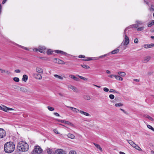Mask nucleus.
Listing matches in <instances>:
<instances>
[{
  "label": "nucleus",
  "instance_id": "nucleus-15",
  "mask_svg": "<svg viewBox=\"0 0 154 154\" xmlns=\"http://www.w3.org/2000/svg\"><path fill=\"white\" fill-rule=\"evenodd\" d=\"M36 72L39 73H43V69L40 67H37L36 69Z\"/></svg>",
  "mask_w": 154,
  "mask_h": 154
},
{
  "label": "nucleus",
  "instance_id": "nucleus-47",
  "mask_svg": "<svg viewBox=\"0 0 154 154\" xmlns=\"http://www.w3.org/2000/svg\"><path fill=\"white\" fill-rule=\"evenodd\" d=\"M134 148L138 150H141V149L137 145H136Z\"/></svg>",
  "mask_w": 154,
  "mask_h": 154
},
{
  "label": "nucleus",
  "instance_id": "nucleus-20",
  "mask_svg": "<svg viewBox=\"0 0 154 154\" xmlns=\"http://www.w3.org/2000/svg\"><path fill=\"white\" fill-rule=\"evenodd\" d=\"M0 71H1V72L2 74L6 73L7 74H9L10 73V72L8 71L5 70L1 69H0Z\"/></svg>",
  "mask_w": 154,
  "mask_h": 154
},
{
  "label": "nucleus",
  "instance_id": "nucleus-5",
  "mask_svg": "<svg viewBox=\"0 0 154 154\" xmlns=\"http://www.w3.org/2000/svg\"><path fill=\"white\" fill-rule=\"evenodd\" d=\"M6 132L3 128H0V139L2 138L5 136Z\"/></svg>",
  "mask_w": 154,
  "mask_h": 154
},
{
  "label": "nucleus",
  "instance_id": "nucleus-11",
  "mask_svg": "<svg viewBox=\"0 0 154 154\" xmlns=\"http://www.w3.org/2000/svg\"><path fill=\"white\" fill-rule=\"evenodd\" d=\"M33 75L35 78L38 79H41L42 78V76L39 74L34 73Z\"/></svg>",
  "mask_w": 154,
  "mask_h": 154
},
{
  "label": "nucleus",
  "instance_id": "nucleus-14",
  "mask_svg": "<svg viewBox=\"0 0 154 154\" xmlns=\"http://www.w3.org/2000/svg\"><path fill=\"white\" fill-rule=\"evenodd\" d=\"M64 151L61 149H58L55 152V154H63Z\"/></svg>",
  "mask_w": 154,
  "mask_h": 154
},
{
  "label": "nucleus",
  "instance_id": "nucleus-31",
  "mask_svg": "<svg viewBox=\"0 0 154 154\" xmlns=\"http://www.w3.org/2000/svg\"><path fill=\"white\" fill-rule=\"evenodd\" d=\"M77 76H78L81 79H82L84 81H87L88 80V79L84 77L83 76H81L78 75H76Z\"/></svg>",
  "mask_w": 154,
  "mask_h": 154
},
{
  "label": "nucleus",
  "instance_id": "nucleus-34",
  "mask_svg": "<svg viewBox=\"0 0 154 154\" xmlns=\"http://www.w3.org/2000/svg\"><path fill=\"white\" fill-rule=\"evenodd\" d=\"M149 9L151 11H154V5H151V7L149 8Z\"/></svg>",
  "mask_w": 154,
  "mask_h": 154
},
{
  "label": "nucleus",
  "instance_id": "nucleus-51",
  "mask_svg": "<svg viewBox=\"0 0 154 154\" xmlns=\"http://www.w3.org/2000/svg\"><path fill=\"white\" fill-rule=\"evenodd\" d=\"M103 90L104 91L106 92H108L109 91V89L106 87L104 88L103 89Z\"/></svg>",
  "mask_w": 154,
  "mask_h": 154
},
{
  "label": "nucleus",
  "instance_id": "nucleus-35",
  "mask_svg": "<svg viewBox=\"0 0 154 154\" xmlns=\"http://www.w3.org/2000/svg\"><path fill=\"white\" fill-rule=\"evenodd\" d=\"M47 151L48 154H51L52 152V149L49 148H47Z\"/></svg>",
  "mask_w": 154,
  "mask_h": 154
},
{
  "label": "nucleus",
  "instance_id": "nucleus-16",
  "mask_svg": "<svg viewBox=\"0 0 154 154\" xmlns=\"http://www.w3.org/2000/svg\"><path fill=\"white\" fill-rule=\"evenodd\" d=\"M55 52L57 54H61L62 55H66L67 54L66 53L60 50H55Z\"/></svg>",
  "mask_w": 154,
  "mask_h": 154
},
{
  "label": "nucleus",
  "instance_id": "nucleus-45",
  "mask_svg": "<svg viewBox=\"0 0 154 154\" xmlns=\"http://www.w3.org/2000/svg\"><path fill=\"white\" fill-rule=\"evenodd\" d=\"M52 52L51 50L49 49L47 51V53L48 54H52Z\"/></svg>",
  "mask_w": 154,
  "mask_h": 154
},
{
  "label": "nucleus",
  "instance_id": "nucleus-12",
  "mask_svg": "<svg viewBox=\"0 0 154 154\" xmlns=\"http://www.w3.org/2000/svg\"><path fill=\"white\" fill-rule=\"evenodd\" d=\"M54 60H56V61H54L56 63H58L60 64H65L64 62L62 60H60L59 59L55 58L54 59Z\"/></svg>",
  "mask_w": 154,
  "mask_h": 154
},
{
  "label": "nucleus",
  "instance_id": "nucleus-3",
  "mask_svg": "<svg viewBox=\"0 0 154 154\" xmlns=\"http://www.w3.org/2000/svg\"><path fill=\"white\" fill-rule=\"evenodd\" d=\"M43 150L40 146L37 145L35 147L34 150L32 152L31 154H38L42 153Z\"/></svg>",
  "mask_w": 154,
  "mask_h": 154
},
{
  "label": "nucleus",
  "instance_id": "nucleus-54",
  "mask_svg": "<svg viewBox=\"0 0 154 154\" xmlns=\"http://www.w3.org/2000/svg\"><path fill=\"white\" fill-rule=\"evenodd\" d=\"M38 48H34L33 49V51H34V52H36L38 51Z\"/></svg>",
  "mask_w": 154,
  "mask_h": 154
},
{
  "label": "nucleus",
  "instance_id": "nucleus-55",
  "mask_svg": "<svg viewBox=\"0 0 154 154\" xmlns=\"http://www.w3.org/2000/svg\"><path fill=\"white\" fill-rule=\"evenodd\" d=\"M134 42L135 43H138V39L137 38L135 39L134 40Z\"/></svg>",
  "mask_w": 154,
  "mask_h": 154
},
{
  "label": "nucleus",
  "instance_id": "nucleus-23",
  "mask_svg": "<svg viewBox=\"0 0 154 154\" xmlns=\"http://www.w3.org/2000/svg\"><path fill=\"white\" fill-rule=\"evenodd\" d=\"M118 73L119 75L122 77H124L126 75L125 73L123 72H119Z\"/></svg>",
  "mask_w": 154,
  "mask_h": 154
},
{
  "label": "nucleus",
  "instance_id": "nucleus-21",
  "mask_svg": "<svg viewBox=\"0 0 154 154\" xmlns=\"http://www.w3.org/2000/svg\"><path fill=\"white\" fill-rule=\"evenodd\" d=\"M119 49L118 48H117L112 51L111 52V54H116L119 52Z\"/></svg>",
  "mask_w": 154,
  "mask_h": 154
},
{
  "label": "nucleus",
  "instance_id": "nucleus-53",
  "mask_svg": "<svg viewBox=\"0 0 154 154\" xmlns=\"http://www.w3.org/2000/svg\"><path fill=\"white\" fill-rule=\"evenodd\" d=\"M54 131L55 133H56L57 134H59V133L58 132L57 130V129H54Z\"/></svg>",
  "mask_w": 154,
  "mask_h": 154
},
{
  "label": "nucleus",
  "instance_id": "nucleus-33",
  "mask_svg": "<svg viewBox=\"0 0 154 154\" xmlns=\"http://www.w3.org/2000/svg\"><path fill=\"white\" fill-rule=\"evenodd\" d=\"M54 76L56 78H58V79H61V80H62L63 79V78L61 76H60V75H57V74H54Z\"/></svg>",
  "mask_w": 154,
  "mask_h": 154
},
{
  "label": "nucleus",
  "instance_id": "nucleus-39",
  "mask_svg": "<svg viewBox=\"0 0 154 154\" xmlns=\"http://www.w3.org/2000/svg\"><path fill=\"white\" fill-rule=\"evenodd\" d=\"M144 29V26H142L141 27H139L137 29V30L138 31H140L143 30Z\"/></svg>",
  "mask_w": 154,
  "mask_h": 154
},
{
  "label": "nucleus",
  "instance_id": "nucleus-2",
  "mask_svg": "<svg viewBox=\"0 0 154 154\" xmlns=\"http://www.w3.org/2000/svg\"><path fill=\"white\" fill-rule=\"evenodd\" d=\"M17 148L19 151L26 152L28 150L29 146L26 143L23 141H21L18 143Z\"/></svg>",
  "mask_w": 154,
  "mask_h": 154
},
{
  "label": "nucleus",
  "instance_id": "nucleus-37",
  "mask_svg": "<svg viewBox=\"0 0 154 154\" xmlns=\"http://www.w3.org/2000/svg\"><path fill=\"white\" fill-rule=\"evenodd\" d=\"M146 117L151 121L153 122L154 121V119L152 117L148 115H146Z\"/></svg>",
  "mask_w": 154,
  "mask_h": 154
},
{
  "label": "nucleus",
  "instance_id": "nucleus-25",
  "mask_svg": "<svg viewBox=\"0 0 154 154\" xmlns=\"http://www.w3.org/2000/svg\"><path fill=\"white\" fill-rule=\"evenodd\" d=\"M114 77H115L116 79L117 80H118L120 81H122L123 80V79L119 76H117L115 75L114 76Z\"/></svg>",
  "mask_w": 154,
  "mask_h": 154
},
{
  "label": "nucleus",
  "instance_id": "nucleus-61",
  "mask_svg": "<svg viewBox=\"0 0 154 154\" xmlns=\"http://www.w3.org/2000/svg\"><path fill=\"white\" fill-rule=\"evenodd\" d=\"M106 73L108 74H110L111 73V72L109 70H106Z\"/></svg>",
  "mask_w": 154,
  "mask_h": 154
},
{
  "label": "nucleus",
  "instance_id": "nucleus-38",
  "mask_svg": "<svg viewBox=\"0 0 154 154\" xmlns=\"http://www.w3.org/2000/svg\"><path fill=\"white\" fill-rule=\"evenodd\" d=\"M81 66L83 68L85 69H89L90 68V67L88 65H81Z\"/></svg>",
  "mask_w": 154,
  "mask_h": 154
},
{
  "label": "nucleus",
  "instance_id": "nucleus-4",
  "mask_svg": "<svg viewBox=\"0 0 154 154\" xmlns=\"http://www.w3.org/2000/svg\"><path fill=\"white\" fill-rule=\"evenodd\" d=\"M129 39L128 37L126 35H125V38H124L121 45H126L129 44Z\"/></svg>",
  "mask_w": 154,
  "mask_h": 154
},
{
  "label": "nucleus",
  "instance_id": "nucleus-63",
  "mask_svg": "<svg viewBox=\"0 0 154 154\" xmlns=\"http://www.w3.org/2000/svg\"><path fill=\"white\" fill-rule=\"evenodd\" d=\"M7 0H3L2 4H4L6 2Z\"/></svg>",
  "mask_w": 154,
  "mask_h": 154
},
{
  "label": "nucleus",
  "instance_id": "nucleus-49",
  "mask_svg": "<svg viewBox=\"0 0 154 154\" xmlns=\"http://www.w3.org/2000/svg\"><path fill=\"white\" fill-rule=\"evenodd\" d=\"M128 143H129L131 146H132V145L134 143V142H133V141H132V140H128Z\"/></svg>",
  "mask_w": 154,
  "mask_h": 154
},
{
  "label": "nucleus",
  "instance_id": "nucleus-41",
  "mask_svg": "<svg viewBox=\"0 0 154 154\" xmlns=\"http://www.w3.org/2000/svg\"><path fill=\"white\" fill-rule=\"evenodd\" d=\"M147 127L149 129H151L152 131H154V128L150 125H147Z\"/></svg>",
  "mask_w": 154,
  "mask_h": 154
},
{
  "label": "nucleus",
  "instance_id": "nucleus-48",
  "mask_svg": "<svg viewBox=\"0 0 154 154\" xmlns=\"http://www.w3.org/2000/svg\"><path fill=\"white\" fill-rule=\"evenodd\" d=\"M109 97V98L111 99H113L115 97V96L113 94H110Z\"/></svg>",
  "mask_w": 154,
  "mask_h": 154
},
{
  "label": "nucleus",
  "instance_id": "nucleus-46",
  "mask_svg": "<svg viewBox=\"0 0 154 154\" xmlns=\"http://www.w3.org/2000/svg\"><path fill=\"white\" fill-rule=\"evenodd\" d=\"M48 110L50 111H53L54 110V108L49 106H48Z\"/></svg>",
  "mask_w": 154,
  "mask_h": 154
},
{
  "label": "nucleus",
  "instance_id": "nucleus-17",
  "mask_svg": "<svg viewBox=\"0 0 154 154\" xmlns=\"http://www.w3.org/2000/svg\"><path fill=\"white\" fill-rule=\"evenodd\" d=\"M61 122L62 123L66 124L72 126H73V125L72 123L69 121H66L65 120H61Z\"/></svg>",
  "mask_w": 154,
  "mask_h": 154
},
{
  "label": "nucleus",
  "instance_id": "nucleus-59",
  "mask_svg": "<svg viewBox=\"0 0 154 154\" xmlns=\"http://www.w3.org/2000/svg\"><path fill=\"white\" fill-rule=\"evenodd\" d=\"M133 80L134 81L136 82H139L140 81V80L139 79H134Z\"/></svg>",
  "mask_w": 154,
  "mask_h": 154
},
{
  "label": "nucleus",
  "instance_id": "nucleus-24",
  "mask_svg": "<svg viewBox=\"0 0 154 154\" xmlns=\"http://www.w3.org/2000/svg\"><path fill=\"white\" fill-rule=\"evenodd\" d=\"M27 79H28L27 75H23L22 80L23 81H24L25 82H26V81L27 80Z\"/></svg>",
  "mask_w": 154,
  "mask_h": 154
},
{
  "label": "nucleus",
  "instance_id": "nucleus-56",
  "mask_svg": "<svg viewBox=\"0 0 154 154\" xmlns=\"http://www.w3.org/2000/svg\"><path fill=\"white\" fill-rule=\"evenodd\" d=\"M115 75H108V76L110 78H113V77H114V76H115Z\"/></svg>",
  "mask_w": 154,
  "mask_h": 154
},
{
  "label": "nucleus",
  "instance_id": "nucleus-27",
  "mask_svg": "<svg viewBox=\"0 0 154 154\" xmlns=\"http://www.w3.org/2000/svg\"><path fill=\"white\" fill-rule=\"evenodd\" d=\"M153 25H154V20H152L149 23L148 25V27H150Z\"/></svg>",
  "mask_w": 154,
  "mask_h": 154
},
{
  "label": "nucleus",
  "instance_id": "nucleus-9",
  "mask_svg": "<svg viewBox=\"0 0 154 154\" xmlns=\"http://www.w3.org/2000/svg\"><path fill=\"white\" fill-rule=\"evenodd\" d=\"M67 107L71 109L72 111L74 112L78 113L80 112V110L77 108L71 106H67Z\"/></svg>",
  "mask_w": 154,
  "mask_h": 154
},
{
  "label": "nucleus",
  "instance_id": "nucleus-36",
  "mask_svg": "<svg viewBox=\"0 0 154 154\" xmlns=\"http://www.w3.org/2000/svg\"><path fill=\"white\" fill-rule=\"evenodd\" d=\"M110 55V53H109L106 54H104L103 55L100 56L99 57V58H103L106 56H109Z\"/></svg>",
  "mask_w": 154,
  "mask_h": 154
},
{
  "label": "nucleus",
  "instance_id": "nucleus-6",
  "mask_svg": "<svg viewBox=\"0 0 154 154\" xmlns=\"http://www.w3.org/2000/svg\"><path fill=\"white\" fill-rule=\"evenodd\" d=\"M151 57L149 56L144 57L142 60V62L143 63H147L151 59Z\"/></svg>",
  "mask_w": 154,
  "mask_h": 154
},
{
  "label": "nucleus",
  "instance_id": "nucleus-60",
  "mask_svg": "<svg viewBox=\"0 0 154 154\" xmlns=\"http://www.w3.org/2000/svg\"><path fill=\"white\" fill-rule=\"evenodd\" d=\"M7 108H8V109H7V111L8 110H13L12 109L10 108L7 107Z\"/></svg>",
  "mask_w": 154,
  "mask_h": 154
},
{
  "label": "nucleus",
  "instance_id": "nucleus-18",
  "mask_svg": "<svg viewBox=\"0 0 154 154\" xmlns=\"http://www.w3.org/2000/svg\"><path fill=\"white\" fill-rule=\"evenodd\" d=\"M14 44L15 45H16L18 46L19 47H20L22 48L23 49H25V50H27V51H30L29 49L23 46H22L20 45H19L18 44H16L15 43H14Z\"/></svg>",
  "mask_w": 154,
  "mask_h": 154
},
{
  "label": "nucleus",
  "instance_id": "nucleus-13",
  "mask_svg": "<svg viewBox=\"0 0 154 154\" xmlns=\"http://www.w3.org/2000/svg\"><path fill=\"white\" fill-rule=\"evenodd\" d=\"M154 47V44H146L144 45L145 48L146 49Z\"/></svg>",
  "mask_w": 154,
  "mask_h": 154
},
{
  "label": "nucleus",
  "instance_id": "nucleus-42",
  "mask_svg": "<svg viewBox=\"0 0 154 154\" xmlns=\"http://www.w3.org/2000/svg\"><path fill=\"white\" fill-rule=\"evenodd\" d=\"M122 106L123 104L121 103H116L115 105V106L116 107H120Z\"/></svg>",
  "mask_w": 154,
  "mask_h": 154
},
{
  "label": "nucleus",
  "instance_id": "nucleus-40",
  "mask_svg": "<svg viewBox=\"0 0 154 154\" xmlns=\"http://www.w3.org/2000/svg\"><path fill=\"white\" fill-rule=\"evenodd\" d=\"M86 59H83V60L85 61H88L91 60L93 59L92 57H86Z\"/></svg>",
  "mask_w": 154,
  "mask_h": 154
},
{
  "label": "nucleus",
  "instance_id": "nucleus-8",
  "mask_svg": "<svg viewBox=\"0 0 154 154\" xmlns=\"http://www.w3.org/2000/svg\"><path fill=\"white\" fill-rule=\"evenodd\" d=\"M138 27V25L136 23V24H133L131 26H130L128 27H127L125 30L124 32V36L125 34V31L126 30L128 29H129L130 28H131V27H134L135 28H137Z\"/></svg>",
  "mask_w": 154,
  "mask_h": 154
},
{
  "label": "nucleus",
  "instance_id": "nucleus-50",
  "mask_svg": "<svg viewBox=\"0 0 154 154\" xmlns=\"http://www.w3.org/2000/svg\"><path fill=\"white\" fill-rule=\"evenodd\" d=\"M8 109L7 107L6 106H4L3 107L2 109V110H3L5 112H7V109Z\"/></svg>",
  "mask_w": 154,
  "mask_h": 154
},
{
  "label": "nucleus",
  "instance_id": "nucleus-22",
  "mask_svg": "<svg viewBox=\"0 0 154 154\" xmlns=\"http://www.w3.org/2000/svg\"><path fill=\"white\" fill-rule=\"evenodd\" d=\"M136 23L138 25V26L140 25H142L143 24V22L141 20H136Z\"/></svg>",
  "mask_w": 154,
  "mask_h": 154
},
{
  "label": "nucleus",
  "instance_id": "nucleus-30",
  "mask_svg": "<svg viewBox=\"0 0 154 154\" xmlns=\"http://www.w3.org/2000/svg\"><path fill=\"white\" fill-rule=\"evenodd\" d=\"M94 145L96 146V147L99 149L100 150V151H102V148L100 147V145H98V144H96L95 143H94Z\"/></svg>",
  "mask_w": 154,
  "mask_h": 154
},
{
  "label": "nucleus",
  "instance_id": "nucleus-57",
  "mask_svg": "<svg viewBox=\"0 0 154 154\" xmlns=\"http://www.w3.org/2000/svg\"><path fill=\"white\" fill-rule=\"evenodd\" d=\"M15 72L16 73H20V69H16L15 70Z\"/></svg>",
  "mask_w": 154,
  "mask_h": 154
},
{
  "label": "nucleus",
  "instance_id": "nucleus-58",
  "mask_svg": "<svg viewBox=\"0 0 154 154\" xmlns=\"http://www.w3.org/2000/svg\"><path fill=\"white\" fill-rule=\"evenodd\" d=\"M54 114L56 116H59L60 115L57 112H54Z\"/></svg>",
  "mask_w": 154,
  "mask_h": 154
},
{
  "label": "nucleus",
  "instance_id": "nucleus-28",
  "mask_svg": "<svg viewBox=\"0 0 154 154\" xmlns=\"http://www.w3.org/2000/svg\"><path fill=\"white\" fill-rule=\"evenodd\" d=\"M109 92L110 93H116L117 94H119V92L116 91L114 89H110L109 90Z\"/></svg>",
  "mask_w": 154,
  "mask_h": 154
},
{
  "label": "nucleus",
  "instance_id": "nucleus-10",
  "mask_svg": "<svg viewBox=\"0 0 154 154\" xmlns=\"http://www.w3.org/2000/svg\"><path fill=\"white\" fill-rule=\"evenodd\" d=\"M68 88L72 90L74 92H77L78 91L77 89L73 85H69L68 86Z\"/></svg>",
  "mask_w": 154,
  "mask_h": 154
},
{
  "label": "nucleus",
  "instance_id": "nucleus-7",
  "mask_svg": "<svg viewBox=\"0 0 154 154\" xmlns=\"http://www.w3.org/2000/svg\"><path fill=\"white\" fill-rule=\"evenodd\" d=\"M46 48L45 46H39L38 47V51L42 53H45Z\"/></svg>",
  "mask_w": 154,
  "mask_h": 154
},
{
  "label": "nucleus",
  "instance_id": "nucleus-26",
  "mask_svg": "<svg viewBox=\"0 0 154 154\" xmlns=\"http://www.w3.org/2000/svg\"><path fill=\"white\" fill-rule=\"evenodd\" d=\"M80 113L86 116H89V114L88 113L82 111L81 110H80Z\"/></svg>",
  "mask_w": 154,
  "mask_h": 154
},
{
  "label": "nucleus",
  "instance_id": "nucleus-44",
  "mask_svg": "<svg viewBox=\"0 0 154 154\" xmlns=\"http://www.w3.org/2000/svg\"><path fill=\"white\" fill-rule=\"evenodd\" d=\"M69 154H76V153L75 151L72 150L69 151Z\"/></svg>",
  "mask_w": 154,
  "mask_h": 154
},
{
  "label": "nucleus",
  "instance_id": "nucleus-62",
  "mask_svg": "<svg viewBox=\"0 0 154 154\" xmlns=\"http://www.w3.org/2000/svg\"><path fill=\"white\" fill-rule=\"evenodd\" d=\"M2 9V6L1 5H0V14H1Z\"/></svg>",
  "mask_w": 154,
  "mask_h": 154
},
{
  "label": "nucleus",
  "instance_id": "nucleus-1",
  "mask_svg": "<svg viewBox=\"0 0 154 154\" xmlns=\"http://www.w3.org/2000/svg\"><path fill=\"white\" fill-rule=\"evenodd\" d=\"M15 148V146L14 143L12 142H7L4 146V149L5 152L8 153L13 152Z\"/></svg>",
  "mask_w": 154,
  "mask_h": 154
},
{
  "label": "nucleus",
  "instance_id": "nucleus-43",
  "mask_svg": "<svg viewBox=\"0 0 154 154\" xmlns=\"http://www.w3.org/2000/svg\"><path fill=\"white\" fill-rule=\"evenodd\" d=\"M13 80L15 82H18L19 81V79L17 77H14L13 78Z\"/></svg>",
  "mask_w": 154,
  "mask_h": 154
},
{
  "label": "nucleus",
  "instance_id": "nucleus-29",
  "mask_svg": "<svg viewBox=\"0 0 154 154\" xmlns=\"http://www.w3.org/2000/svg\"><path fill=\"white\" fill-rule=\"evenodd\" d=\"M67 136L68 137L72 139H74L75 137L74 135L70 133L68 134Z\"/></svg>",
  "mask_w": 154,
  "mask_h": 154
},
{
  "label": "nucleus",
  "instance_id": "nucleus-64",
  "mask_svg": "<svg viewBox=\"0 0 154 154\" xmlns=\"http://www.w3.org/2000/svg\"><path fill=\"white\" fill-rule=\"evenodd\" d=\"M136 145H137L134 143L132 146L134 148Z\"/></svg>",
  "mask_w": 154,
  "mask_h": 154
},
{
  "label": "nucleus",
  "instance_id": "nucleus-32",
  "mask_svg": "<svg viewBox=\"0 0 154 154\" xmlns=\"http://www.w3.org/2000/svg\"><path fill=\"white\" fill-rule=\"evenodd\" d=\"M84 98L86 100H89L91 99L90 97L88 95H86L84 96Z\"/></svg>",
  "mask_w": 154,
  "mask_h": 154
},
{
  "label": "nucleus",
  "instance_id": "nucleus-52",
  "mask_svg": "<svg viewBox=\"0 0 154 154\" xmlns=\"http://www.w3.org/2000/svg\"><path fill=\"white\" fill-rule=\"evenodd\" d=\"M79 58H85V57L84 55H80L79 56Z\"/></svg>",
  "mask_w": 154,
  "mask_h": 154
},
{
  "label": "nucleus",
  "instance_id": "nucleus-19",
  "mask_svg": "<svg viewBox=\"0 0 154 154\" xmlns=\"http://www.w3.org/2000/svg\"><path fill=\"white\" fill-rule=\"evenodd\" d=\"M69 77L73 79L74 80L76 81H79V79L75 76L72 75H69Z\"/></svg>",
  "mask_w": 154,
  "mask_h": 154
}]
</instances>
